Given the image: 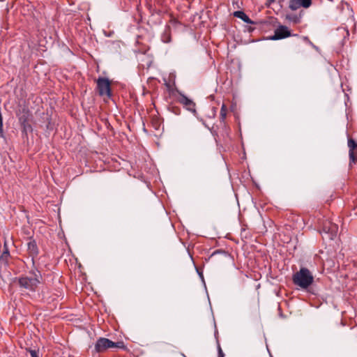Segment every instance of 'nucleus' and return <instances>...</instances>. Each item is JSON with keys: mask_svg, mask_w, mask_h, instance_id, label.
<instances>
[{"mask_svg": "<svg viewBox=\"0 0 357 357\" xmlns=\"http://www.w3.org/2000/svg\"><path fill=\"white\" fill-rule=\"evenodd\" d=\"M314 277L311 272L306 268H301L299 271L293 275V282L301 289L308 288L313 282Z\"/></svg>", "mask_w": 357, "mask_h": 357, "instance_id": "f257e3e1", "label": "nucleus"}, {"mask_svg": "<svg viewBox=\"0 0 357 357\" xmlns=\"http://www.w3.org/2000/svg\"><path fill=\"white\" fill-rule=\"evenodd\" d=\"M288 18L290 21L293 22L294 24H298L300 22V17L296 15H289Z\"/></svg>", "mask_w": 357, "mask_h": 357, "instance_id": "2eb2a0df", "label": "nucleus"}, {"mask_svg": "<svg viewBox=\"0 0 357 357\" xmlns=\"http://www.w3.org/2000/svg\"><path fill=\"white\" fill-rule=\"evenodd\" d=\"M227 114V109L225 104H222L220 109V119L222 121H225Z\"/></svg>", "mask_w": 357, "mask_h": 357, "instance_id": "f8f14e48", "label": "nucleus"}, {"mask_svg": "<svg viewBox=\"0 0 357 357\" xmlns=\"http://www.w3.org/2000/svg\"><path fill=\"white\" fill-rule=\"evenodd\" d=\"M178 102L180 103L183 104V105H185L188 110L192 111V112L195 111V103L190 99H189L188 97H186L185 96L181 95V96L178 98Z\"/></svg>", "mask_w": 357, "mask_h": 357, "instance_id": "1a4fd4ad", "label": "nucleus"}, {"mask_svg": "<svg viewBox=\"0 0 357 357\" xmlns=\"http://www.w3.org/2000/svg\"><path fill=\"white\" fill-rule=\"evenodd\" d=\"M271 1H274L275 0H271Z\"/></svg>", "mask_w": 357, "mask_h": 357, "instance_id": "412c9836", "label": "nucleus"}, {"mask_svg": "<svg viewBox=\"0 0 357 357\" xmlns=\"http://www.w3.org/2000/svg\"><path fill=\"white\" fill-rule=\"evenodd\" d=\"M26 120H27V118H26V117H25L24 116H20V121L22 122V123H23V124H24V123H25V122L26 121Z\"/></svg>", "mask_w": 357, "mask_h": 357, "instance_id": "6ab92c4d", "label": "nucleus"}, {"mask_svg": "<svg viewBox=\"0 0 357 357\" xmlns=\"http://www.w3.org/2000/svg\"><path fill=\"white\" fill-rule=\"evenodd\" d=\"M27 249H28L29 255L31 257L32 263H33V264H34V258L36 257H37V255L38 254V249L37 244H36V241L33 240L30 241L27 243Z\"/></svg>", "mask_w": 357, "mask_h": 357, "instance_id": "6e6552de", "label": "nucleus"}, {"mask_svg": "<svg viewBox=\"0 0 357 357\" xmlns=\"http://www.w3.org/2000/svg\"><path fill=\"white\" fill-rule=\"evenodd\" d=\"M349 155L350 162L355 163L356 161V156H355L354 151L349 150Z\"/></svg>", "mask_w": 357, "mask_h": 357, "instance_id": "dca6fc26", "label": "nucleus"}, {"mask_svg": "<svg viewBox=\"0 0 357 357\" xmlns=\"http://www.w3.org/2000/svg\"><path fill=\"white\" fill-rule=\"evenodd\" d=\"M312 4V0H291L289 1V8L296 10L301 7L309 8Z\"/></svg>", "mask_w": 357, "mask_h": 357, "instance_id": "0eeeda50", "label": "nucleus"}, {"mask_svg": "<svg viewBox=\"0 0 357 357\" xmlns=\"http://www.w3.org/2000/svg\"><path fill=\"white\" fill-rule=\"evenodd\" d=\"M3 248V250H6V249H8L6 241H4Z\"/></svg>", "mask_w": 357, "mask_h": 357, "instance_id": "aec40b11", "label": "nucleus"}, {"mask_svg": "<svg viewBox=\"0 0 357 357\" xmlns=\"http://www.w3.org/2000/svg\"><path fill=\"white\" fill-rule=\"evenodd\" d=\"M162 40L164 43H169L171 41V36L169 29H167L162 35Z\"/></svg>", "mask_w": 357, "mask_h": 357, "instance_id": "ddd939ff", "label": "nucleus"}, {"mask_svg": "<svg viewBox=\"0 0 357 357\" xmlns=\"http://www.w3.org/2000/svg\"><path fill=\"white\" fill-rule=\"evenodd\" d=\"M10 257V255L9 250L6 249V250H3V253L0 256V264L1 265L7 266L8 265V259Z\"/></svg>", "mask_w": 357, "mask_h": 357, "instance_id": "9b49d317", "label": "nucleus"}, {"mask_svg": "<svg viewBox=\"0 0 357 357\" xmlns=\"http://www.w3.org/2000/svg\"><path fill=\"white\" fill-rule=\"evenodd\" d=\"M216 114V108L212 107L210 112V114H208V116L210 118H214Z\"/></svg>", "mask_w": 357, "mask_h": 357, "instance_id": "f3484780", "label": "nucleus"}, {"mask_svg": "<svg viewBox=\"0 0 357 357\" xmlns=\"http://www.w3.org/2000/svg\"><path fill=\"white\" fill-rule=\"evenodd\" d=\"M97 89L101 96L109 98L112 96L111 84L108 79L100 77L97 79Z\"/></svg>", "mask_w": 357, "mask_h": 357, "instance_id": "20e7f679", "label": "nucleus"}, {"mask_svg": "<svg viewBox=\"0 0 357 357\" xmlns=\"http://www.w3.org/2000/svg\"><path fill=\"white\" fill-rule=\"evenodd\" d=\"M33 278L22 277L19 279V284L30 291H35L38 284L40 283L39 279L41 278L40 271L38 269L31 271Z\"/></svg>", "mask_w": 357, "mask_h": 357, "instance_id": "f03ea898", "label": "nucleus"}, {"mask_svg": "<svg viewBox=\"0 0 357 357\" xmlns=\"http://www.w3.org/2000/svg\"><path fill=\"white\" fill-rule=\"evenodd\" d=\"M291 31L286 26H280L274 31V35L271 37L273 40H280L291 36Z\"/></svg>", "mask_w": 357, "mask_h": 357, "instance_id": "423d86ee", "label": "nucleus"}, {"mask_svg": "<svg viewBox=\"0 0 357 357\" xmlns=\"http://www.w3.org/2000/svg\"><path fill=\"white\" fill-rule=\"evenodd\" d=\"M348 146L349 150L354 151V149L357 148V143L351 138L348 139Z\"/></svg>", "mask_w": 357, "mask_h": 357, "instance_id": "4468645a", "label": "nucleus"}, {"mask_svg": "<svg viewBox=\"0 0 357 357\" xmlns=\"http://www.w3.org/2000/svg\"><path fill=\"white\" fill-rule=\"evenodd\" d=\"M114 347L122 348L123 347V343L122 342H114L107 338L100 337L97 340L95 345L96 350L98 352H102L109 348Z\"/></svg>", "mask_w": 357, "mask_h": 357, "instance_id": "7ed1b4c3", "label": "nucleus"}, {"mask_svg": "<svg viewBox=\"0 0 357 357\" xmlns=\"http://www.w3.org/2000/svg\"><path fill=\"white\" fill-rule=\"evenodd\" d=\"M337 231L338 226L327 220L323 222L320 232L321 234H325L329 239L333 240L337 236Z\"/></svg>", "mask_w": 357, "mask_h": 357, "instance_id": "39448f33", "label": "nucleus"}, {"mask_svg": "<svg viewBox=\"0 0 357 357\" xmlns=\"http://www.w3.org/2000/svg\"><path fill=\"white\" fill-rule=\"evenodd\" d=\"M31 357H38L37 352L35 350L29 351Z\"/></svg>", "mask_w": 357, "mask_h": 357, "instance_id": "a211bd4d", "label": "nucleus"}, {"mask_svg": "<svg viewBox=\"0 0 357 357\" xmlns=\"http://www.w3.org/2000/svg\"><path fill=\"white\" fill-rule=\"evenodd\" d=\"M234 15L238 18L241 19L243 22L248 24H253V22L249 18V17L243 11L238 10L234 13Z\"/></svg>", "mask_w": 357, "mask_h": 357, "instance_id": "9d476101", "label": "nucleus"}]
</instances>
